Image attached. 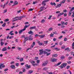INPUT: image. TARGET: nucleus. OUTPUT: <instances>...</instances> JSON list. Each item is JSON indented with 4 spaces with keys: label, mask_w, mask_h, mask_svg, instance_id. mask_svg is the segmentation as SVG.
Masks as SVG:
<instances>
[{
    "label": "nucleus",
    "mask_w": 74,
    "mask_h": 74,
    "mask_svg": "<svg viewBox=\"0 0 74 74\" xmlns=\"http://www.w3.org/2000/svg\"><path fill=\"white\" fill-rule=\"evenodd\" d=\"M62 37H63V36H61L58 38L59 39H61V38H62Z\"/></svg>",
    "instance_id": "864d4df0"
},
{
    "label": "nucleus",
    "mask_w": 74,
    "mask_h": 74,
    "mask_svg": "<svg viewBox=\"0 0 74 74\" xmlns=\"http://www.w3.org/2000/svg\"><path fill=\"white\" fill-rule=\"evenodd\" d=\"M8 69H5L4 70V71H8Z\"/></svg>",
    "instance_id": "3c124183"
},
{
    "label": "nucleus",
    "mask_w": 74,
    "mask_h": 74,
    "mask_svg": "<svg viewBox=\"0 0 74 74\" xmlns=\"http://www.w3.org/2000/svg\"><path fill=\"white\" fill-rule=\"evenodd\" d=\"M64 12H67V10H64L63 11Z\"/></svg>",
    "instance_id": "13d9d810"
},
{
    "label": "nucleus",
    "mask_w": 74,
    "mask_h": 74,
    "mask_svg": "<svg viewBox=\"0 0 74 74\" xmlns=\"http://www.w3.org/2000/svg\"><path fill=\"white\" fill-rule=\"evenodd\" d=\"M53 30L52 28L51 27L49 29L48 31H51V30Z\"/></svg>",
    "instance_id": "e433bc0d"
},
{
    "label": "nucleus",
    "mask_w": 74,
    "mask_h": 74,
    "mask_svg": "<svg viewBox=\"0 0 74 74\" xmlns=\"http://www.w3.org/2000/svg\"><path fill=\"white\" fill-rule=\"evenodd\" d=\"M18 20H19L20 21H21V20L22 19V17L21 16L18 17Z\"/></svg>",
    "instance_id": "7c9ffc66"
},
{
    "label": "nucleus",
    "mask_w": 74,
    "mask_h": 74,
    "mask_svg": "<svg viewBox=\"0 0 74 74\" xmlns=\"http://www.w3.org/2000/svg\"><path fill=\"white\" fill-rule=\"evenodd\" d=\"M17 1H15L14 3L15 4L14 5H13L12 6H14V5H17L18 4V2H16Z\"/></svg>",
    "instance_id": "f3484780"
},
{
    "label": "nucleus",
    "mask_w": 74,
    "mask_h": 74,
    "mask_svg": "<svg viewBox=\"0 0 74 74\" xmlns=\"http://www.w3.org/2000/svg\"><path fill=\"white\" fill-rule=\"evenodd\" d=\"M10 67L12 69H15V66L14 65H12L10 66Z\"/></svg>",
    "instance_id": "1a4fd4ad"
},
{
    "label": "nucleus",
    "mask_w": 74,
    "mask_h": 74,
    "mask_svg": "<svg viewBox=\"0 0 74 74\" xmlns=\"http://www.w3.org/2000/svg\"><path fill=\"white\" fill-rule=\"evenodd\" d=\"M65 58V56H61V59L62 60H63Z\"/></svg>",
    "instance_id": "c756f323"
},
{
    "label": "nucleus",
    "mask_w": 74,
    "mask_h": 74,
    "mask_svg": "<svg viewBox=\"0 0 74 74\" xmlns=\"http://www.w3.org/2000/svg\"><path fill=\"white\" fill-rule=\"evenodd\" d=\"M45 20L44 19H43L41 21V23H44V22H45Z\"/></svg>",
    "instance_id": "393cba45"
},
{
    "label": "nucleus",
    "mask_w": 74,
    "mask_h": 74,
    "mask_svg": "<svg viewBox=\"0 0 74 74\" xmlns=\"http://www.w3.org/2000/svg\"><path fill=\"white\" fill-rule=\"evenodd\" d=\"M43 52L44 54H46V53H47V52L46 51H43Z\"/></svg>",
    "instance_id": "49530a36"
},
{
    "label": "nucleus",
    "mask_w": 74,
    "mask_h": 74,
    "mask_svg": "<svg viewBox=\"0 0 74 74\" xmlns=\"http://www.w3.org/2000/svg\"><path fill=\"white\" fill-rule=\"evenodd\" d=\"M26 69L27 70H28V69H30V67H31V66L30 65H28V64H27L25 65Z\"/></svg>",
    "instance_id": "f03ea898"
},
{
    "label": "nucleus",
    "mask_w": 74,
    "mask_h": 74,
    "mask_svg": "<svg viewBox=\"0 0 74 74\" xmlns=\"http://www.w3.org/2000/svg\"><path fill=\"white\" fill-rule=\"evenodd\" d=\"M66 48V46L65 45L62 46L61 47L62 49H64V48Z\"/></svg>",
    "instance_id": "2f4dec72"
},
{
    "label": "nucleus",
    "mask_w": 74,
    "mask_h": 74,
    "mask_svg": "<svg viewBox=\"0 0 74 74\" xmlns=\"http://www.w3.org/2000/svg\"><path fill=\"white\" fill-rule=\"evenodd\" d=\"M23 31H25L24 30H23V29L19 31L18 33L19 34H21V33H22V32H23Z\"/></svg>",
    "instance_id": "ddd939ff"
},
{
    "label": "nucleus",
    "mask_w": 74,
    "mask_h": 74,
    "mask_svg": "<svg viewBox=\"0 0 74 74\" xmlns=\"http://www.w3.org/2000/svg\"><path fill=\"white\" fill-rule=\"evenodd\" d=\"M64 17L66 16H67V14L66 13L64 14Z\"/></svg>",
    "instance_id": "0e129e2a"
},
{
    "label": "nucleus",
    "mask_w": 74,
    "mask_h": 74,
    "mask_svg": "<svg viewBox=\"0 0 74 74\" xmlns=\"http://www.w3.org/2000/svg\"><path fill=\"white\" fill-rule=\"evenodd\" d=\"M54 49L56 50V51H60V48H58V47L55 48Z\"/></svg>",
    "instance_id": "412c9836"
},
{
    "label": "nucleus",
    "mask_w": 74,
    "mask_h": 74,
    "mask_svg": "<svg viewBox=\"0 0 74 74\" xmlns=\"http://www.w3.org/2000/svg\"><path fill=\"white\" fill-rule=\"evenodd\" d=\"M58 60V59L55 58H51V61L52 62H56Z\"/></svg>",
    "instance_id": "20e7f679"
},
{
    "label": "nucleus",
    "mask_w": 74,
    "mask_h": 74,
    "mask_svg": "<svg viewBox=\"0 0 74 74\" xmlns=\"http://www.w3.org/2000/svg\"><path fill=\"white\" fill-rule=\"evenodd\" d=\"M52 16L50 15L49 17L48 18V19H51V18H52Z\"/></svg>",
    "instance_id": "ea45409f"
},
{
    "label": "nucleus",
    "mask_w": 74,
    "mask_h": 74,
    "mask_svg": "<svg viewBox=\"0 0 74 74\" xmlns=\"http://www.w3.org/2000/svg\"><path fill=\"white\" fill-rule=\"evenodd\" d=\"M58 45V43H55V45H54L53 46L51 47V48H53V47H55V45Z\"/></svg>",
    "instance_id": "5701e85b"
},
{
    "label": "nucleus",
    "mask_w": 74,
    "mask_h": 74,
    "mask_svg": "<svg viewBox=\"0 0 74 74\" xmlns=\"http://www.w3.org/2000/svg\"><path fill=\"white\" fill-rule=\"evenodd\" d=\"M29 26H30V25H25L24 27V29H23V30L24 31L25 30V29H26V28H27V27H29Z\"/></svg>",
    "instance_id": "f8f14e48"
},
{
    "label": "nucleus",
    "mask_w": 74,
    "mask_h": 74,
    "mask_svg": "<svg viewBox=\"0 0 74 74\" xmlns=\"http://www.w3.org/2000/svg\"><path fill=\"white\" fill-rule=\"evenodd\" d=\"M33 72V71H29L28 72V74H30L31 73H32Z\"/></svg>",
    "instance_id": "aec40b11"
},
{
    "label": "nucleus",
    "mask_w": 74,
    "mask_h": 74,
    "mask_svg": "<svg viewBox=\"0 0 74 74\" xmlns=\"http://www.w3.org/2000/svg\"><path fill=\"white\" fill-rule=\"evenodd\" d=\"M53 34H57V32L56 31L53 32Z\"/></svg>",
    "instance_id": "774afa93"
},
{
    "label": "nucleus",
    "mask_w": 74,
    "mask_h": 74,
    "mask_svg": "<svg viewBox=\"0 0 74 74\" xmlns=\"http://www.w3.org/2000/svg\"><path fill=\"white\" fill-rule=\"evenodd\" d=\"M32 44L33 45H34H34L36 44V43L34 42H33L32 43Z\"/></svg>",
    "instance_id": "69168bd1"
},
{
    "label": "nucleus",
    "mask_w": 74,
    "mask_h": 74,
    "mask_svg": "<svg viewBox=\"0 0 74 74\" xmlns=\"http://www.w3.org/2000/svg\"><path fill=\"white\" fill-rule=\"evenodd\" d=\"M25 41L24 42H25L26 41H27V40H29V38L28 37H25Z\"/></svg>",
    "instance_id": "9b49d317"
},
{
    "label": "nucleus",
    "mask_w": 74,
    "mask_h": 74,
    "mask_svg": "<svg viewBox=\"0 0 74 74\" xmlns=\"http://www.w3.org/2000/svg\"><path fill=\"white\" fill-rule=\"evenodd\" d=\"M21 18H25V17H26V16L23 15V16H21Z\"/></svg>",
    "instance_id": "c03bdc74"
},
{
    "label": "nucleus",
    "mask_w": 74,
    "mask_h": 74,
    "mask_svg": "<svg viewBox=\"0 0 74 74\" xmlns=\"http://www.w3.org/2000/svg\"><path fill=\"white\" fill-rule=\"evenodd\" d=\"M44 43L45 44H48V41L47 40L46 41H44Z\"/></svg>",
    "instance_id": "72a5a7b5"
},
{
    "label": "nucleus",
    "mask_w": 74,
    "mask_h": 74,
    "mask_svg": "<svg viewBox=\"0 0 74 74\" xmlns=\"http://www.w3.org/2000/svg\"><path fill=\"white\" fill-rule=\"evenodd\" d=\"M61 28H63L64 27H65V26H64V25H62L61 26Z\"/></svg>",
    "instance_id": "6e6d98bb"
},
{
    "label": "nucleus",
    "mask_w": 74,
    "mask_h": 74,
    "mask_svg": "<svg viewBox=\"0 0 74 74\" xmlns=\"http://www.w3.org/2000/svg\"><path fill=\"white\" fill-rule=\"evenodd\" d=\"M61 23L62 25H64L65 24L64 22L63 21L61 22Z\"/></svg>",
    "instance_id": "052dcab7"
},
{
    "label": "nucleus",
    "mask_w": 74,
    "mask_h": 74,
    "mask_svg": "<svg viewBox=\"0 0 74 74\" xmlns=\"http://www.w3.org/2000/svg\"><path fill=\"white\" fill-rule=\"evenodd\" d=\"M68 50H69V48L67 47L65 49V51H68Z\"/></svg>",
    "instance_id": "a19ab883"
},
{
    "label": "nucleus",
    "mask_w": 74,
    "mask_h": 74,
    "mask_svg": "<svg viewBox=\"0 0 74 74\" xmlns=\"http://www.w3.org/2000/svg\"><path fill=\"white\" fill-rule=\"evenodd\" d=\"M48 69V68L45 67L43 69V70H45V71H46V70H47Z\"/></svg>",
    "instance_id": "6ab92c4d"
},
{
    "label": "nucleus",
    "mask_w": 74,
    "mask_h": 74,
    "mask_svg": "<svg viewBox=\"0 0 74 74\" xmlns=\"http://www.w3.org/2000/svg\"><path fill=\"white\" fill-rule=\"evenodd\" d=\"M30 62L31 63H36V62H35V61H30Z\"/></svg>",
    "instance_id": "de8ad7c7"
},
{
    "label": "nucleus",
    "mask_w": 74,
    "mask_h": 74,
    "mask_svg": "<svg viewBox=\"0 0 74 74\" xmlns=\"http://www.w3.org/2000/svg\"><path fill=\"white\" fill-rule=\"evenodd\" d=\"M3 64H1L0 65V69L1 68V67L3 66Z\"/></svg>",
    "instance_id": "a18cd8bd"
},
{
    "label": "nucleus",
    "mask_w": 74,
    "mask_h": 74,
    "mask_svg": "<svg viewBox=\"0 0 74 74\" xmlns=\"http://www.w3.org/2000/svg\"><path fill=\"white\" fill-rule=\"evenodd\" d=\"M66 1V0H63L62 2L61 3H65V1Z\"/></svg>",
    "instance_id": "8fccbe9b"
},
{
    "label": "nucleus",
    "mask_w": 74,
    "mask_h": 74,
    "mask_svg": "<svg viewBox=\"0 0 74 74\" xmlns=\"http://www.w3.org/2000/svg\"><path fill=\"white\" fill-rule=\"evenodd\" d=\"M40 8V9H41L40 10L41 11H43L44 10V8H45V6L42 7Z\"/></svg>",
    "instance_id": "2eb2a0df"
},
{
    "label": "nucleus",
    "mask_w": 74,
    "mask_h": 74,
    "mask_svg": "<svg viewBox=\"0 0 74 74\" xmlns=\"http://www.w3.org/2000/svg\"><path fill=\"white\" fill-rule=\"evenodd\" d=\"M71 14H72V12H71V11H70L69 12V14L68 15L69 16H71Z\"/></svg>",
    "instance_id": "a211bd4d"
},
{
    "label": "nucleus",
    "mask_w": 74,
    "mask_h": 74,
    "mask_svg": "<svg viewBox=\"0 0 74 74\" xmlns=\"http://www.w3.org/2000/svg\"><path fill=\"white\" fill-rule=\"evenodd\" d=\"M20 62H23V58H21L20 59Z\"/></svg>",
    "instance_id": "58836bf2"
},
{
    "label": "nucleus",
    "mask_w": 74,
    "mask_h": 74,
    "mask_svg": "<svg viewBox=\"0 0 74 74\" xmlns=\"http://www.w3.org/2000/svg\"><path fill=\"white\" fill-rule=\"evenodd\" d=\"M28 38L29 41H32V40H33V37H32L31 35H30L28 37Z\"/></svg>",
    "instance_id": "39448f33"
},
{
    "label": "nucleus",
    "mask_w": 74,
    "mask_h": 74,
    "mask_svg": "<svg viewBox=\"0 0 74 74\" xmlns=\"http://www.w3.org/2000/svg\"><path fill=\"white\" fill-rule=\"evenodd\" d=\"M38 59V57H36L34 58L35 60H37Z\"/></svg>",
    "instance_id": "c85d7f7f"
},
{
    "label": "nucleus",
    "mask_w": 74,
    "mask_h": 74,
    "mask_svg": "<svg viewBox=\"0 0 74 74\" xmlns=\"http://www.w3.org/2000/svg\"><path fill=\"white\" fill-rule=\"evenodd\" d=\"M6 25V23H4L2 25V27H5Z\"/></svg>",
    "instance_id": "cd10ccee"
},
{
    "label": "nucleus",
    "mask_w": 74,
    "mask_h": 74,
    "mask_svg": "<svg viewBox=\"0 0 74 74\" xmlns=\"http://www.w3.org/2000/svg\"><path fill=\"white\" fill-rule=\"evenodd\" d=\"M64 41H67V38H64Z\"/></svg>",
    "instance_id": "5fc2aeb1"
},
{
    "label": "nucleus",
    "mask_w": 74,
    "mask_h": 74,
    "mask_svg": "<svg viewBox=\"0 0 74 74\" xmlns=\"http://www.w3.org/2000/svg\"><path fill=\"white\" fill-rule=\"evenodd\" d=\"M73 57H69L68 58V59L69 60H70L71 59H72Z\"/></svg>",
    "instance_id": "f704fd0d"
},
{
    "label": "nucleus",
    "mask_w": 74,
    "mask_h": 74,
    "mask_svg": "<svg viewBox=\"0 0 74 74\" xmlns=\"http://www.w3.org/2000/svg\"><path fill=\"white\" fill-rule=\"evenodd\" d=\"M36 27L35 26L34 27H32L29 28V29L30 30H32L33 29H36Z\"/></svg>",
    "instance_id": "9d476101"
},
{
    "label": "nucleus",
    "mask_w": 74,
    "mask_h": 74,
    "mask_svg": "<svg viewBox=\"0 0 74 74\" xmlns=\"http://www.w3.org/2000/svg\"><path fill=\"white\" fill-rule=\"evenodd\" d=\"M22 71L23 72H25V71H26V69H23Z\"/></svg>",
    "instance_id": "603ef678"
},
{
    "label": "nucleus",
    "mask_w": 74,
    "mask_h": 74,
    "mask_svg": "<svg viewBox=\"0 0 74 74\" xmlns=\"http://www.w3.org/2000/svg\"><path fill=\"white\" fill-rule=\"evenodd\" d=\"M61 5H62V4H60L58 5V7H60Z\"/></svg>",
    "instance_id": "09e8293b"
},
{
    "label": "nucleus",
    "mask_w": 74,
    "mask_h": 74,
    "mask_svg": "<svg viewBox=\"0 0 74 74\" xmlns=\"http://www.w3.org/2000/svg\"><path fill=\"white\" fill-rule=\"evenodd\" d=\"M3 40V39H1V42L0 44L1 46H3V44H4V42H2Z\"/></svg>",
    "instance_id": "0eeeda50"
},
{
    "label": "nucleus",
    "mask_w": 74,
    "mask_h": 74,
    "mask_svg": "<svg viewBox=\"0 0 74 74\" xmlns=\"http://www.w3.org/2000/svg\"><path fill=\"white\" fill-rule=\"evenodd\" d=\"M54 35V34H53L52 33H51V34L50 35V37H53Z\"/></svg>",
    "instance_id": "a878e982"
},
{
    "label": "nucleus",
    "mask_w": 74,
    "mask_h": 74,
    "mask_svg": "<svg viewBox=\"0 0 74 74\" xmlns=\"http://www.w3.org/2000/svg\"><path fill=\"white\" fill-rule=\"evenodd\" d=\"M50 54H51V53H47V56H49V55H50Z\"/></svg>",
    "instance_id": "bf43d9fd"
},
{
    "label": "nucleus",
    "mask_w": 74,
    "mask_h": 74,
    "mask_svg": "<svg viewBox=\"0 0 74 74\" xmlns=\"http://www.w3.org/2000/svg\"><path fill=\"white\" fill-rule=\"evenodd\" d=\"M39 52H40L39 53V55H42V53H43V49H40L39 50Z\"/></svg>",
    "instance_id": "7ed1b4c3"
},
{
    "label": "nucleus",
    "mask_w": 74,
    "mask_h": 74,
    "mask_svg": "<svg viewBox=\"0 0 74 74\" xmlns=\"http://www.w3.org/2000/svg\"><path fill=\"white\" fill-rule=\"evenodd\" d=\"M45 50L46 51H47L48 52H51V49H46Z\"/></svg>",
    "instance_id": "473e14b6"
},
{
    "label": "nucleus",
    "mask_w": 74,
    "mask_h": 74,
    "mask_svg": "<svg viewBox=\"0 0 74 74\" xmlns=\"http://www.w3.org/2000/svg\"><path fill=\"white\" fill-rule=\"evenodd\" d=\"M33 10H34V8L33 9H29V11H33Z\"/></svg>",
    "instance_id": "4c0bfd02"
},
{
    "label": "nucleus",
    "mask_w": 74,
    "mask_h": 74,
    "mask_svg": "<svg viewBox=\"0 0 74 74\" xmlns=\"http://www.w3.org/2000/svg\"><path fill=\"white\" fill-rule=\"evenodd\" d=\"M67 63L68 64H71V61H68L67 62Z\"/></svg>",
    "instance_id": "338daca9"
},
{
    "label": "nucleus",
    "mask_w": 74,
    "mask_h": 74,
    "mask_svg": "<svg viewBox=\"0 0 74 74\" xmlns=\"http://www.w3.org/2000/svg\"><path fill=\"white\" fill-rule=\"evenodd\" d=\"M67 64L66 63H63L62 64H61V66H60V67L61 68V69H63V68H64V67H66L67 66Z\"/></svg>",
    "instance_id": "f257e3e1"
},
{
    "label": "nucleus",
    "mask_w": 74,
    "mask_h": 74,
    "mask_svg": "<svg viewBox=\"0 0 74 74\" xmlns=\"http://www.w3.org/2000/svg\"><path fill=\"white\" fill-rule=\"evenodd\" d=\"M59 44V45H62L63 44V42H62V41L60 42Z\"/></svg>",
    "instance_id": "c9c22d12"
},
{
    "label": "nucleus",
    "mask_w": 74,
    "mask_h": 74,
    "mask_svg": "<svg viewBox=\"0 0 74 74\" xmlns=\"http://www.w3.org/2000/svg\"><path fill=\"white\" fill-rule=\"evenodd\" d=\"M45 35H38V36L40 37V38H42L45 37Z\"/></svg>",
    "instance_id": "6e6552de"
},
{
    "label": "nucleus",
    "mask_w": 74,
    "mask_h": 74,
    "mask_svg": "<svg viewBox=\"0 0 74 74\" xmlns=\"http://www.w3.org/2000/svg\"><path fill=\"white\" fill-rule=\"evenodd\" d=\"M49 0H45L42 1V3H46V2H48V1H49Z\"/></svg>",
    "instance_id": "4be33fe9"
},
{
    "label": "nucleus",
    "mask_w": 74,
    "mask_h": 74,
    "mask_svg": "<svg viewBox=\"0 0 74 74\" xmlns=\"http://www.w3.org/2000/svg\"><path fill=\"white\" fill-rule=\"evenodd\" d=\"M28 34H31V35H34V33L32 31V30H30L29 32H28Z\"/></svg>",
    "instance_id": "423d86ee"
},
{
    "label": "nucleus",
    "mask_w": 74,
    "mask_h": 74,
    "mask_svg": "<svg viewBox=\"0 0 74 74\" xmlns=\"http://www.w3.org/2000/svg\"><path fill=\"white\" fill-rule=\"evenodd\" d=\"M7 12V10H4V12L3 13H5V12Z\"/></svg>",
    "instance_id": "e2e57ef3"
},
{
    "label": "nucleus",
    "mask_w": 74,
    "mask_h": 74,
    "mask_svg": "<svg viewBox=\"0 0 74 74\" xmlns=\"http://www.w3.org/2000/svg\"><path fill=\"white\" fill-rule=\"evenodd\" d=\"M16 66H19V64L18 63H17L16 64Z\"/></svg>",
    "instance_id": "680f3d73"
},
{
    "label": "nucleus",
    "mask_w": 74,
    "mask_h": 74,
    "mask_svg": "<svg viewBox=\"0 0 74 74\" xmlns=\"http://www.w3.org/2000/svg\"><path fill=\"white\" fill-rule=\"evenodd\" d=\"M36 63H40V60H38L36 61Z\"/></svg>",
    "instance_id": "4d7b16f0"
},
{
    "label": "nucleus",
    "mask_w": 74,
    "mask_h": 74,
    "mask_svg": "<svg viewBox=\"0 0 74 74\" xmlns=\"http://www.w3.org/2000/svg\"><path fill=\"white\" fill-rule=\"evenodd\" d=\"M74 10V7H73L70 10L71 11H73V10Z\"/></svg>",
    "instance_id": "79ce46f5"
},
{
    "label": "nucleus",
    "mask_w": 74,
    "mask_h": 74,
    "mask_svg": "<svg viewBox=\"0 0 74 74\" xmlns=\"http://www.w3.org/2000/svg\"><path fill=\"white\" fill-rule=\"evenodd\" d=\"M70 67V66L69 65H68L66 66V69H69Z\"/></svg>",
    "instance_id": "37998d69"
},
{
    "label": "nucleus",
    "mask_w": 74,
    "mask_h": 74,
    "mask_svg": "<svg viewBox=\"0 0 74 74\" xmlns=\"http://www.w3.org/2000/svg\"><path fill=\"white\" fill-rule=\"evenodd\" d=\"M47 64H48V62H45V63H43V64H42V66H45V65H46Z\"/></svg>",
    "instance_id": "4468645a"
},
{
    "label": "nucleus",
    "mask_w": 74,
    "mask_h": 74,
    "mask_svg": "<svg viewBox=\"0 0 74 74\" xmlns=\"http://www.w3.org/2000/svg\"><path fill=\"white\" fill-rule=\"evenodd\" d=\"M2 51H7V48L4 47L3 49L2 50Z\"/></svg>",
    "instance_id": "dca6fc26"
},
{
    "label": "nucleus",
    "mask_w": 74,
    "mask_h": 74,
    "mask_svg": "<svg viewBox=\"0 0 74 74\" xmlns=\"http://www.w3.org/2000/svg\"><path fill=\"white\" fill-rule=\"evenodd\" d=\"M61 63H62V62H60L59 63H58L57 64H56V66H59V65H60V64Z\"/></svg>",
    "instance_id": "bb28decb"
},
{
    "label": "nucleus",
    "mask_w": 74,
    "mask_h": 74,
    "mask_svg": "<svg viewBox=\"0 0 74 74\" xmlns=\"http://www.w3.org/2000/svg\"><path fill=\"white\" fill-rule=\"evenodd\" d=\"M57 56H58V55L57 54H55L53 55V57H57Z\"/></svg>",
    "instance_id": "b1692460"
}]
</instances>
